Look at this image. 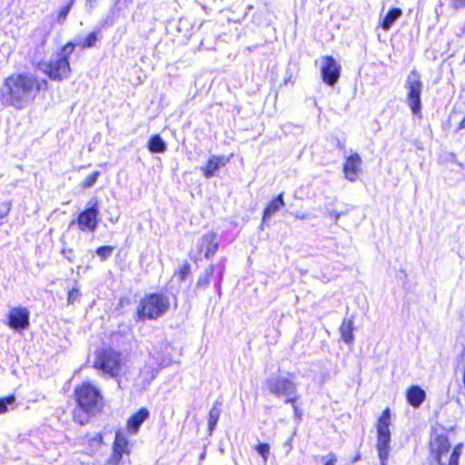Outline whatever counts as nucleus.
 <instances>
[{
    "mask_svg": "<svg viewBox=\"0 0 465 465\" xmlns=\"http://www.w3.org/2000/svg\"><path fill=\"white\" fill-rule=\"evenodd\" d=\"M74 48L75 45L68 42L48 61L40 62L38 64L39 70L53 81L61 82L68 79L72 73L69 57Z\"/></svg>",
    "mask_w": 465,
    "mask_h": 465,
    "instance_id": "obj_3",
    "label": "nucleus"
},
{
    "mask_svg": "<svg viewBox=\"0 0 465 465\" xmlns=\"http://www.w3.org/2000/svg\"><path fill=\"white\" fill-rule=\"evenodd\" d=\"M8 409H0V414L5 412Z\"/></svg>",
    "mask_w": 465,
    "mask_h": 465,
    "instance_id": "obj_49",
    "label": "nucleus"
},
{
    "mask_svg": "<svg viewBox=\"0 0 465 465\" xmlns=\"http://www.w3.org/2000/svg\"><path fill=\"white\" fill-rule=\"evenodd\" d=\"M220 419V410L219 409H211L209 412L208 418V430L209 433L212 434L214 430L216 424Z\"/></svg>",
    "mask_w": 465,
    "mask_h": 465,
    "instance_id": "obj_26",
    "label": "nucleus"
},
{
    "mask_svg": "<svg viewBox=\"0 0 465 465\" xmlns=\"http://www.w3.org/2000/svg\"><path fill=\"white\" fill-rule=\"evenodd\" d=\"M97 39V32H92L85 37L81 45L83 48H91L95 45Z\"/></svg>",
    "mask_w": 465,
    "mask_h": 465,
    "instance_id": "obj_30",
    "label": "nucleus"
},
{
    "mask_svg": "<svg viewBox=\"0 0 465 465\" xmlns=\"http://www.w3.org/2000/svg\"><path fill=\"white\" fill-rule=\"evenodd\" d=\"M361 158L357 153L349 155L343 165V173L345 178L350 182L356 181L358 173L361 170Z\"/></svg>",
    "mask_w": 465,
    "mask_h": 465,
    "instance_id": "obj_15",
    "label": "nucleus"
},
{
    "mask_svg": "<svg viewBox=\"0 0 465 465\" xmlns=\"http://www.w3.org/2000/svg\"><path fill=\"white\" fill-rule=\"evenodd\" d=\"M147 146L153 153H163L166 151V143L159 134L153 135L149 139Z\"/></svg>",
    "mask_w": 465,
    "mask_h": 465,
    "instance_id": "obj_23",
    "label": "nucleus"
},
{
    "mask_svg": "<svg viewBox=\"0 0 465 465\" xmlns=\"http://www.w3.org/2000/svg\"><path fill=\"white\" fill-rule=\"evenodd\" d=\"M450 5L456 10L465 8V0H450Z\"/></svg>",
    "mask_w": 465,
    "mask_h": 465,
    "instance_id": "obj_38",
    "label": "nucleus"
},
{
    "mask_svg": "<svg viewBox=\"0 0 465 465\" xmlns=\"http://www.w3.org/2000/svg\"><path fill=\"white\" fill-rule=\"evenodd\" d=\"M47 88V81L39 80L28 73L13 74L0 87V101L5 106L22 109L43 89Z\"/></svg>",
    "mask_w": 465,
    "mask_h": 465,
    "instance_id": "obj_1",
    "label": "nucleus"
},
{
    "mask_svg": "<svg viewBox=\"0 0 465 465\" xmlns=\"http://www.w3.org/2000/svg\"><path fill=\"white\" fill-rule=\"evenodd\" d=\"M252 22L256 25H261L263 24V15L262 13H255L252 16Z\"/></svg>",
    "mask_w": 465,
    "mask_h": 465,
    "instance_id": "obj_39",
    "label": "nucleus"
},
{
    "mask_svg": "<svg viewBox=\"0 0 465 465\" xmlns=\"http://www.w3.org/2000/svg\"><path fill=\"white\" fill-rule=\"evenodd\" d=\"M149 412L147 409H140L127 421V430L131 434H135L143 422L148 418Z\"/></svg>",
    "mask_w": 465,
    "mask_h": 465,
    "instance_id": "obj_18",
    "label": "nucleus"
},
{
    "mask_svg": "<svg viewBox=\"0 0 465 465\" xmlns=\"http://www.w3.org/2000/svg\"><path fill=\"white\" fill-rule=\"evenodd\" d=\"M78 407H98L102 404L103 397L100 391L89 382L83 383L75 389Z\"/></svg>",
    "mask_w": 465,
    "mask_h": 465,
    "instance_id": "obj_9",
    "label": "nucleus"
},
{
    "mask_svg": "<svg viewBox=\"0 0 465 465\" xmlns=\"http://www.w3.org/2000/svg\"><path fill=\"white\" fill-rule=\"evenodd\" d=\"M218 242L216 241V234L209 232L203 234L197 243L198 253H203L205 259L212 258L218 250Z\"/></svg>",
    "mask_w": 465,
    "mask_h": 465,
    "instance_id": "obj_14",
    "label": "nucleus"
},
{
    "mask_svg": "<svg viewBox=\"0 0 465 465\" xmlns=\"http://www.w3.org/2000/svg\"><path fill=\"white\" fill-rule=\"evenodd\" d=\"M15 402V394H10L5 397L0 398V407H7L9 405H13Z\"/></svg>",
    "mask_w": 465,
    "mask_h": 465,
    "instance_id": "obj_35",
    "label": "nucleus"
},
{
    "mask_svg": "<svg viewBox=\"0 0 465 465\" xmlns=\"http://www.w3.org/2000/svg\"><path fill=\"white\" fill-rule=\"evenodd\" d=\"M81 298V292L78 288H73L68 292L67 295V302L69 304H74L75 302L79 301Z\"/></svg>",
    "mask_w": 465,
    "mask_h": 465,
    "instance_id": "obj_31",
    "label": "nucleus"
},
{
    "mask_svg": "<svg viewBox=\"0 0 465 465\" xmlns=\"http://www.w3.org/2000/svg\"><path fill=\"white\" fill-rule=\"evenodd\" d=\"M359 460V456L355 457V459L353 460V461H356Z\"/></svg>",
    "mask_w": 465,
    "mask_h": 465,
    "instance_id": "obj_50",
    "label": "nucleus"
},
{
    "mask_svg": "<svg viewBox=\"0 0 465 465\" xmlns=\"http://www.w3.org/2000/svg\"><path fill=\"white\" fill-rule=\"evenodd\" d=\"M169 308L168 296L163 293H152L141 300L137 315L140 320H156L164 315Z\"/></svg>",
    "mask_w": 465,
    "mask_h": 465,
    "instance_id": "obj_4",
    "label": "nucleus"
},
{
    "mask_svg": "<svg viewBox=\"0 0 465 465\" xmlns=\"http://www.w3.org/2000/svg\"><path fill=\"white\" fill-rule=\"evenodd\" d=\"M94 440L97 441L98 443H101L103 440V436L100 433H98L94 436Z\"/></svg>",
    "mask_w": 465,
    "mask_h": 465,
    "instance_id": "obj_45",
    "label": "nucleus"
},
{
    "mask_svg": "<svg viewBox=\"0 0 465 465\" xmlns=\"http://www.w3.org/2000/svg\"><path fill=\"white\" fill-rule=\"evenodd\" d=\"M460 127L461 129L465 128V117H464V118H463V120L460 122Z\"/></svg>",
    "mask_w": 465,
    "mask_h": 465,
    "instance_id": "obj_48",
    "label": "nucleus"
},
{
    "mask_svg": "<svg viewBox=\"0 0 465 465\" xmlns=\"http://www.w3.org/2000/svg\"><path fill=\"white\" fill-rule=\"evenodd\" d=\"M294 414H295V416H296L297 418H300V417H301V415H302V411H301V410H300V409H298V408H295V409H294Z\"/></svg>",
    "mask_w": 465,
    "mask_h": 465,
    "instance_id": "obj_46",
    "label": "nucleus"
},
{
    "mask_svg": "<svg viewBox=\"0 0 465 465\" xmlns=\"http://www.w3.org/2000/svg\"><path fill=\"white\" fill-rule=\"evenodd\" d=\"M256 450L263 458V460L266 461L270 452V445L267 443H260L256 446Z\"/></svg>",
    "mask_w": 465,
    "mask_h": 465,
    "instance_id": "obj_32",
    "label": "nucleus"
},
{
    "mask_svg": "<svg viewBox=\"0 0 465 465\" xmlns=\"http://www.w3.org/2000/svg\"><path fill=\"white\" fill-rule=\"evenodd\" d=\"M405 88L407 90L406 103L410 107L412 114L420 116L421 113V93L423 84L420 73L413 69L407 75L405 81Z\"/></svg>",
    "mask_w": 465,
    "mask_h": 465,
    "instance_id": "obj_6",
    "label": "nucleus"
},
{
    "mask_svg": "<svg viewBox=\"0 0 465 465\" xmlns=\"http://www.w3.org/2000/svg\"><path fill=\"white\" fill-rule=\"evenodd\" d=\"M114 252L113 246H100L96 249V254L99 256L101 261L108 259Z\"/></svg>",
    "mask_w": 465,
    "mask_h": 465,
    "instance_id": "obj_28",
    "label": "nucleus"
},
{
    "mask_svg": "<svg viewBox=\"0 0 465 465\" xmlns=\"http://www.w3.org/2000/svg\"><path fill=\"white\" fill-rule=\"evenodd\" d=\"M101 175V173L99 171H95L93 173H91L82 183V188L87 189L93 187L99 176Z\"/></svg>",
    "mask_w": 465,
    "mask_h": 465,
    "instance_id": "obj_29",
    "label": "nucleus"
},
{
    "mask_svg": "<svg viewBox=\"0 0 465 465\" xmlns=\"http://www.w3.org/2000/svg\"><path fill=\"white\" fill-rule=\"evenodd\" d=\"M113 451L121 455H129L131 452L129 441L124 434L121 431H116L114 441L113 444Z\"/></svg>",
    "mask_w": 465,
    "mask_h": 465,
    "instance_id": "obj_20",
    "label": "nucleus"
},
{
    "mask_svg": "<svg viewBox=\"0 0 465 465\" xmlns=\"http://www.w3.org/2000/svg\"><path fill=\"white\" fill-rule=\"evenodd\" d=\"M252 9H253V6H252V5H249L247 6V10H246V12H245L244 16H246V15H247V14H248V12H249V11H251V10H252Z\"/></svg>",
    "mask_w": 465,
    "mask_h": 465,
    "instance_id": "obj_47",
    "label": "nucleus"
},
{
    "mask_svg": "<svg viewBox=\"0 0 465 465\" xmlns=\"http://www.w3.org/2000/svg\"><path fill=\"white\" fill-rule=\"evenodd\" d=\"M284 205L285 203L283 201V193H280L274 199H272L264 209L262 214V222L265 223L266 221H268L275 213L280 211Z\"/></svg>",
    "mask_w": 465,
    "mask_h": 465,
    "instance_id": "obj_19",
    "label": "nucleus"
},
{
    "mask_svg": "<svg viewBox=\"0 0 465 465\" xmlns=\"http://www.w3.org/2000/svg\"><path fill=\"white\" fill-rule=\"evenodd\" d=\"M294 216L297 218V219H300V220H305V219H308L310 217V215L308 213H295Z\"/></svg>",
    "mask_w": 465,
    "mask_h": 465,
    "instance_id": "obj_42",
    "label": "nucleus"
},
{
    "mask_svg": "<svg viewBox=\"0 0 465 465\" xmlns=\"http://www.w3.org/2000/svg\"><path fill=\"white\" fill-rule=\"evenodd\" d=\"M191 272L190 265L188 263H184L178 271V276L181 282H183Z\"/></svg>",
    "mask_w": 465,
    "mask_h": 465,
    "instance_id": "obj_33",
    "label": "nucleus"
},
{
    "mask_svg": "<svg viewBox=\"0 0 465 465\" xmlns=\"http://www.w3.org/2000/svg\"><path fill=\"white\" fill-rule=\"evenodd\" d=\"M229 162V159L224 156H216L213 155L211 156L205 166L201 167V170L203 173V176L205 178H212L216 175V172H218L222 167L226 165V163Z\"/></svg>",
    "mask_w": 465,
    "mask_h": 465,
    "instance_id": "obj_16",
    "label": "nucleus"
},
{
    "mask_svg": "<svg viewBox=\"0 0 465 465\" xmlns=\"http://www.w3.org/2000/svg\"><path fill=\"white\" fill-rule=\"evenodd\" d=\"M291 441H292V439L288 440L284 443V445H283V447H284V449H285V450H286V453H287V454H289V453L291 452V450H292V446Z\"/></svg>",
    "mask_w": 465,
    "mask_h": 465,
    "instance_id": "obj_41",
    "label": "nucleus"
},
{
    "mask_svg": "<svg viewBox=\"0 0 465 465\" xmlns=\"http://www.w3.org/2000/svg\"><path fill=\"white\" fill-rule=\"evenodd\" d=\"M328 214L334 220V223H337L341 217V213L336 211H328Z\"/></svg>",
    "mask_w": 465,
    "mask_h": 465,
    "instance_id": "obj_40",
    "label": "nucleus"
},
{
    "mask_svg": "<svg viewBox=\"0 0 465 465\" xmlns=\"http://www.w3.org/2000/svg\"><path fill=\"white\" fill-rule=\"evenodd\" d=\"M214 272V266L211 264L205 271L200 275L196 282V288L205 289L210 283V278Z\"/></svg>",
    "mask_w": 465,
    "mask_h": 465,
    "instance_id": "obj_25",
    "label": "nucleus"
},
{
    "mask_svg": "<svg viewBox=\"0 0 465 465\" xmlns=\"http://www.w3.org/2000/svg\"><path fill=\"white\" fill-rule=\"evenodd\" d=\"M321 74L323 82L333 86L340 78L341 66L332 56H325L322 60Z\"/></svg>",
    "mask_w": 465,
    "mask_h": 465,
    "instance_id": "obj_13",
    "label": "nucleus"
},
{
    "mask_svg": "<svg viewBox=\"0 0 465 465\" xmlns=\"http://www.w3.org/2000/svg\"><path fill=\"white\" fill-rule=\"evenodd\" d=\"M30 312L25 307H15L7 314L8 326L15 331H22L28 328Z\"/></svg>",
    "mask_w": 465,
    "mask_h": 465,
    "instance_id": "obj_12",
    "label": "nucleus"
},
{
    "mask_svg": "<svg viewBox=\"0 0 465 465\" xmlns=\"http://www.w3.org/2000/svg\"><path fill=\"white\" fill-rule=\"evenodd\" d=\"M120 356V353L111 349L101 350L96 353L94 368L103 371L104 374L115 377L121 371Z\"/></svg>",
    "mask_w": 465,
    "mask_h": 465,
    "instance_id": "obj_8",
    "label": "nucleus"
},
{
    "mask_svg": "<svg viewBox=\"0 0 465 465\" xmlns=\"http://www.w3.org/2000/svg\"><path fill=\"white\" fill-rule=\"evenodd\" d=\"M95 409H74V420L81 425L87 423ZM100 411V409H96Z\"/></svg>",
    "mask_w": 465,
    "mask_h": 465,
    "instance_id": "obj_24",
    "label": "nucleus"
},
{
    "mask_svg": "<svg viewBox=\"0 0 465 465\" xmlns=\"http://www.w3.org/2000/svg\"><path fill=\"white\" fill-rule=\"evenodd\" d=\"M123 455L113 451L112 455L106 460L105 465H119L120 461L123 460Z\"/></svg>",
    "mask_w": 465,
    "mask_h": 465,
    "instance_id": "obj_34",
    "label": "nucleus"
},
{
    "mask_svg": "<svg viewBox=\"0 0 465 465\" xmlns=\"http://www.w3.org/2000/svg\"><path fill=\"white\" fill-rule=\"evenodd\" d=\"M99 203L96 199L89 203V207L79 213L77 224L81 231H95L98 224Z\"/></svg>",
    "mask_w": 465,
    "mask_h": 465,
    "instance_id": "obj_10",
    "label": "nucleus"
},
{
    "mask_svg": "<svg viewBox=\"0 0 465 465\" xmlns=\"http://www.w3.org/2000/svg\"><path fill=\"white\" fill-rule=\"evenodd\" d=\"M74 4V0H70L69 3L65 6H64L63 8L60 9V11L58 12V15H57V18H56V22L59 25H63L65 22L67 15L70 13Z\"/></svg>",
    "mask_w": 465,
    "mask_h": 465,
    "instance_id": "obj_27",
    "label": "nucleus"
},
{
    "mask_svg": "<svg viewBox=\"0 0 465 465\" xmlns=\"http://www.w3.org/2000/svg\"><path fill=\"white\" fill-rule=\"evenodd\" d=\"M463 444L454 446L450 454V443L444 429L439 426L432 427L430 439V457L439 465H459Z\"/></svg>",
    "mask_w": 465,
    "mask_h": 465,
    "instance_id": "obj_2",
    "label": "nucleus"
},
{
    "mask_svg": "<svg viewBox=\"0 0 465 465\" xmlns=\"http://www.w3.org/2000/svg\"><path fill=\"white\" fill-rule=\"evenodd\" d=\"M353 329V321L351 319H345L340 327L341 339L347 344L352 343L354 340Z\"/></svg>",
    "mask_w": 465,
    "mask_h": 465,
    "instance_id": "obj_22",
    "label": "nucleus"
},
{
    "mask_svg": "<svg viewBox=\"0 0 465 465\" xmlns=\"http://www.w3.org/2000/svg\"><path fill=\"white\" fill-rule=\"evenodd\" d=\"M270 391L276 397L282 399L285 404H295L298 399L297 389L294 382L285 377L278 376L267 381Z\"/></svg>",
    "mask_w": 465,
    "mask_h": 465,
    "instance_id": "obj_7",
    "label": "nucleus"
},
{
    "mask_svg": "<svg viewBox=\"0 0 465 465\" xmlns=\"http://www.w3.org/2000/svg\"><path fill=\"white\" fill-rule=\"evenodd\" d=\"M425 398V391L418 385L411 386L406 392L407 401L412 407H419L424 401Z\"/></svg>",
    "mask_w": 465,
    "mask_h": 465,
    "instance_id": "obj_17",
    "label": "nucleus"
},
{
    "mask_svg": "<svg viewBox=\"0 0 465 465\" xmlns=\"http://www.w3.org/2000/svg\"><path fill=\"white\" fill-rule=\"evenodd\" d=\"M98 0H86V5H89L91 8L94 7Z\"/></svg>",
    "mask_w": 465,
    "mask_h": 465,
    "instance_id": "obj_44",
    "label": "nucleus"
},
{
    "mask_svg": "<svg viewBox=\"0 0 465 465\" xmlns=\"http://www.w3.org/2000/svg\"><path fill=\"white\" fill-rule=\"evenodd\" d=\"M391 414L390 409H385L379 417L377 429V450L381 465H386V460L390 452Z\"/></svg>",
    "mask_w": 465,
    "mask_h": 465,
    "instance_id": "obj_5",
    "label": "nucleus"
},
{
    "mask_svg": "<svg viewBox=\"0 0 465 465\" xmlns=\"http://www.w3.org/2000/svg\"><path fill=\"white\" fill-rule=\"evenodd\" d=\"M402 15V10L399 7L391 8L381 21L383 30L389 31L393 24Z\"/></svg>",
    "mask_w": 465,
    "mask_h": 465,
    "instance_id": "obj_21",
    "label": "nucleus"
},
{
    "mask_svg": "<svg viewBox=\"0 0 465 465\" xmlns=\"http://www.w3.org/2000/svg\"><path fill=\"white\" fill-rule=\"evenodd\" d=\"M322 460L324 461V465H336L337 458L332 452L322 457Z\"/></svg>",
    "mask_w": 465,
    "mask_h": 465,
    "instance_id": "obj_36",
    "label": "nucleus"
},
{
    "mask_svg": "<svg viewBox=\"0 0 465 465\" xmlns=\"http://www.w3.org/2000/svg\"><path fill=\"white\" fill-rule=\"evenodd\" d=\"M66 252H69V253H72L73 252V250L72 249H63L62 250V253L65 256V258L68 260V261H72L70 256L66 255Z\"/></svg>",
    "mask_w": 465,
    "mask_h": 465,
    "instance_id": "obj_43",
    "label": "nucleus"
},
{
    "mask_svg": "<svg viewBox=\"0 0 465 465\" xmlns=\"http://www.w3.org/2000/svg\"><path fill=\"white\" fill-rule=\"evenodd\" d=\"M151 361L152 362L145 364L140 371L142 388H145L155 378L161 367L168 366L171 362L169 358L159 360L156 356H153Z\"/></svg>",
    "mask_w": 465,
    "mask_h": 465,
    "instance_id": "obj_11",
    "label": "nucleus"
},
{
    "mask_svg": "<svg viewBox=\"0 0 465 465\" xmlns=\"http://www.w3.org/2000/svg\"><path fill=\"white\" fill-rule=\"evenodd\" d=\"M11 209V203L8 202H4L0 203V219L7 216Z\"/></svg>",
    "mask_w": 465,
    "mask_h": 465,
    "instance_id": "obj_37",
    "label": "nucleus"
}]
</instances>
